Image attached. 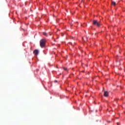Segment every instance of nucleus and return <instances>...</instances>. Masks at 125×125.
I'll use <instances>...</instances> for the list:
<instances>
[{
	"instance_id": "f257e3e1",
	"label": "nucleus",
	"mask_w": 125,
	"mask_h": 125,
	"mask_svg": "<svg viewBox=\"0 0 125 125\" xmlns=\"http://www.w3.org/2000/svg\"><path fill=\"white\" fill-rule=\"evenodd\" d=\"M93 25L96 26V27H100V25H101V23L100 21H98L97 20H94L93 21Z\"/></svg>"
},
{
	"instance_id": "f03ea898",
	"label": "nucleus",
	"mask_w": 125,
	"mask_h": 125,
	"mask_svg": "<svg viewBox=\"0 0 125 125\" xmlns=\"http://www.w3.org/2000/svg\"><path fill=\"white\" fill-rule=\"evenodd\" d=\"M40 46L42 48L45 46V39H42L40 41Z\"/></svg>"
},
{
	"instance_id": "7ed1b4c3",
	"label": "nucleus",
	"mask_w": 125,
	"mask_h": 125,
	"mask_svg": "<svg viewBox=\"0 0 125 125\" xmlns=\"http://www.w3.org/2000/svg\"><path fill=\"white\" fill-rule=\"evenodd\" d=\"M108 95H109V93L108 92V91H104V96L105 97H108Z\"/></svg>"
},
{
	"instance_id": "20e7f679",
	"label": "nucleus",
	"mask_w": 125,
	"mask_h": 125,
	"mask_svg": "<svg viewBox=\"0 0 125 125\" xmlns=\"http://www.w3.org/2000/svg\"><path fill=\"white\" fill-rule=\"evenodd\" d=\"M33 53L35 54V55H38L39 54V50H35L33 51Z\"/></svg>"
},
{
	"instance_id": "39448f33",
	"label": "nucleus",
	"mask_w": 125,
	"mask_h": 125,
	"mask_svg": "<svg viewBox=\"0 0 125 125\" xmlns=\"http://www.w3.org/2000/svg\"><path fill=\"white\" fill-rule=\"evenodd\" d=\"M111 4L112 5H116V2L112 1Z\"/></svg>"
},
{
	"instance_id": "423d86ee",
	"label": "nucleus",
	"mask_w": 125,
	"mask_h": 125,
	"mask_svg": "<svg viewBox=\"0 0 125 125\" xmlns=\"http://www.w3.org/2000/svg\"><path fill=\"white\" fill-rule=\"evenodd\" d=\"M43 35L45 36V37H47V34L45 32H43Z\"/></svg>"
},
{
	"instance_id": "0eeeda50",
	"label": "nucleus",
	"mask_w": 125,
	"mask_h": 125,
	"mask_svg": "<svg viewBox=\"0 0 125 125\" xmlns=\"http://www.w3.org/2000/svg\"><path fill=\"white\" fill-rule=\"evenodd\" d=\"M63 70H64V71H67V68L63 67Z\"/></svg>"
},
{
	"instance_id": "6e6552de",
	"label": "nucleus",
	"mask_w": 125,
	"mask_h": 125,
	"mask_svg": "<svg viewBox=\"0 0 125 125\" xmlns=\"http://www.w3.org/2000/svg\"><path fill=\"white\" fill-rule=\"evenodd\" d=\"M85 25H86V24L84 23V24H83V27H85Z\"/></svg>"
},
{
	"instance_id": "1a4fd4ad",
	"label": "nucleus",
	"mask_w": 125,
	"mask_h": 125,
	"mask_svg": "<svg viewBox=\"0 0 125 125\" xmlns=\"http://www.w3.org/2000/svg\"><path fill=\"white\" fill-rule=\"evenodd\" d=\"M54 83H58V81L57 80H56L54 81Z\"/></svg>"
}]
</instances>
